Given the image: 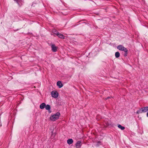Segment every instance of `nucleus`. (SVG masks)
<instances>
[{
    "instance_id": "f257e3e1",
    "label": "nucleus",
    "mask_w": 148,
    "mask_h": 148,
    "mask_svg": "<svg viewBox=\"0 0 148 148\" xmlns=\"http://www.w3.org/2000/svg\"><path fill=\"white\" fill-rule=\"evenodd\" d=\"M60 115V113L59 112H57L51 116L49 118L50 120L52 121H55L59 119Z\"/></svg>"
},
{
    "instance_id": "f03ea898",
    "label": "nucleus",
    "mask_w": 148,
    "mask_h": 148,
    "mask_svg": "<svg viewBox=\"0 0 148 148\" xmlns=\"http://www.w3.org/2000/svg\"><path fill=\"white\" fill-rule=\"evenodd\" d=\"M148 111V106L144 107L143 108H141L139 110H137L136 113L138 114L143 112H145Z\"/></svg>"
},
{
    "instance_id": "7ed1b4c3",
    "label": "nucleus",
    "mask_w": 148,
    "mask_h": 148,
    "mask_svg": "<svg viewBox=\"0 0 148 148\" xmlns=\"http://www.w3.org/2000/svg\"><path fill=\"white\" fill-rule=\"evenodd\" d=\"M58 93L56 91H53L51 92V95L54 98H57L58 97Z\"/></svg>"
},
{
    "instance_id": "20e7f679",
    "label": "nucleus",
    "mask_w": 148,
    "mask_h": 148,
    "mask_svg": "<svg viewBox=\"0 0 148 148\" xmlns=\"http://www.w3.org/2000/svg\"><path fill=\"white\" fill-rule=\"evenodd\" d=\"M117 48L119 50L122 51H125L127 49L121 45H120L117 46Z\"/></svg>"
},
{
    "instance_id": "39448f33",
    "label": "nucleus",
    "mask_w": 148,
    "mask_h": 148,
    "mask_svg": "<svg viewBox=\"0 0 148 148\" xmlns=\"http://www.w3.org/2000/svg\"><path fill=\"white\" fill-rule=\"evenodd\" d=\"M52 50L53 52H56L57 51V47H56L55 45L52 44L51 45Z\"/></svg>"
},
{
    "instance_id": "423d86ee",
    "label": "nucleus",
    "mask_w": 148,
    "mask_h": 148,
    "mask_svg": "<svg viewBox=\"0 0 148 148\" xmlns=\"http://www.w3.org/2000/svg\"><path fill=\"white\" fill-rule=\"evenodd\" d=\"M55 35H57L59 37L61 38H64V36L61 33L59 32L55 33Z\"/></svg>"
},
{
    "instance_id": "0eeeda50",
    "label": "nucleus",
    "mask_w": 148,
    "mask_h": 148,
    "mask_svg": "<svg viewBox=\"0 0 148 148\" xmlns=\"http://www.w3.org/2000/svg\"><path fill=\"white\" fill-rule=\"evenodd\" d=\"M82 145L81 142L80 141H78L75 144V145L77 148H80Z\"/></svg>"
},
{
    "instance_id": "6e6552de",
    "label": "nucleus",
    "mask_w": 148,
    "mask_h": 148,
    "mask_svg": "<svg viewBox=\"0 0 148 148\" xmlns=\"http://www.w3.org/2000/svg\"><path fill=\"white\" fill-rule=\"evenodd\" d=\"M57 85L58 86V87L60 88L62 87L63 85L61 83V82L60 81H58L57 83Z\"/></svg>"
},
{
    "instance_id": "1a4fd4ad",
    "label": "nucleus",
    "mask_w": 148,
    "mask_h": 148,
    "mask_svg": "<svg viewBox=\"0 0 148 148\" xmlns=\"http://www.w3.org/2000/svg\"><path fill=\"white\" fill-rule=\"evenodd\" d=\"M73 142V140L72 139H69L67 140V143L69 145H70Z\"/></svg>"
},
{
    "instance_id": "9d476101",
    "label": "nucleus",
    "mask_w": 148,
    "mask_h": 148,
    "mask_svg": "<svg viewBox=\"0 0 148 148\" xmlns=\"http://www.w3.org/2000/svg\"><path fill=\"white\" fill-rule=\"evenodd\" d=\"M45 103H42L40 105V108L41 109H43L45 107Z\"/></svg>"
},
{
    "instance_id": "9b49d317",
    "label": "nucleus",
    "mask_w": 148,
    "mask_h": 148,
    "mask_svg": "<svg viewBox=\"0 0 148 148\" xmlns=\"http://www.w3.org/2000/svg\"><path fill=\"white\" fill-rule=\"evenodd\" d=\"M58 32L55 29H53L52 31V33H51V35H53L54 36H55V33Z\"/></svg>"
},
{
    "instance_id": "f8f14e48",
    "label": "nucleus",
    "mask_w": 148,
    "mask_h": 148,
    "mask_svg": "<svg viewBox=\"0 0 148 148\" xmlns=\"http://www.w3.org/2000/svg\"><path fill=\"white\" fill-rule=\"evenodd\" d=\"M118 127L122 130H124L125 129V127H124L121 126L120 124L118 125Z\"/></svg>"
},
{
    "instance_id": "ddd939ff",
    "label": "nucleus",
    "mask_w": 148,
    "mask_h": 148,
    "mask_svg": "<svg viewBox=\"0 0 148 148\" xmlns=\"http://www.w3.org/2000/svg\"><path fill=\"white\" fill-rule=\"evenodd\" d=\"M115 56L116 58H118L120 56V53L118 52H116L115 53Z\"/></svg>"
},
{
    "instance_id": "4468645a",
    "label": "nucleus",
    "mask_w": 148,
    "mask_h": 148,
    "mask_svg": "<svg viewBox=\"0 0 148 148\" xmlns=\"http://www.w3.org/2000/svg\"><path fill=\"white\" fill-rule=\"evenodd\" d=\"M45 108L47 110H49L50 109V107L49 105H47L46 106L45 105Z\"/></svg>"
},
{
    "instance_id": "2eb2a0df",
    "label": "nucleus",
    "mask_w": 148,
    "mask_h": 148,
    "mask_svg": "<svg viewBox=\"0 0 148 148\" xmlns=\"http://www.w3.org/2000/svg\"><path fill=\"white\" fill-rule=\"evenodd\" d=\"M124 51L125 52L124 56H126L127 54L128 50L127 49H126V50Z\"/></svg>"
},
{
    "instance_id": "dca6fc26",
    "label": "nucleus",
    "mask_w": 148,
    "mask_h": 148,
    "mask_svg": "<svg viewBox=\"0 0 148 148\" xmlns=\"http://www.w3.org/2000/svg\"><path fill=\"white\" fill-rule=\"evenodd\" d=\"M110 98V97H108L107 98H106V100L107 99H108V98Z\"/></svg>"
},
{
    "instance_id": "f3484780",
    "label": "nucleus",
    "mask_w": 148,
    "mask_h": 148,
    "mask_svg": "<svg viewBox=\"0 0 148 148\" xmlns=\"http://www.w3.org/2000/svg\"><path fill=\"white\" fill-rule=\"evenodd\" d=\"M147 116L148 117V112L147 113Z\"/></svg>"
}]
</instances>
